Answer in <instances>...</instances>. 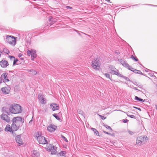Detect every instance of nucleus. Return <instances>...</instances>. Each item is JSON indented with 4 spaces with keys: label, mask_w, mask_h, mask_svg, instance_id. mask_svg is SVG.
I'll use <instances>...</instances> for the list:
<instances>
[{
    "label": "nucleus",
    "mask_w": 157,
    "mask_h": 157,
    "mask_svg": "<svg viewBox=\"0 0 157 157\" xmlns=\"http://www.w3.org/2000/svg\"><path fill=\"white\" fill-rule=\"evenodd\" d=\"M31 36L32 35L31 34H29L27 36H26V37L25 38L26 39H31L32 38H30V36Z\"/></svg>",
    "instance_id": "obj_41"
},
{
    "label": "nucleus",
    "mask_w": 157,
    "mask_h": 157,
    "mask_svg": "<svg viewBox=\"0 0 157 157\" xmlns=\"http://www.w3.org/2000/svg\"><path fill=\"white\" fill-rule=\"evenodd\" d=\"M128 132L129 133L130 135H133L134 133L133 132H132L130 130H128Z\"/></svg>",
    "instance_id": "obj_49"
},
{
    "label": "nucleus",
    "mask_w": 157,
    "mask_h": 157,
    "mask_svg": "<svg viewBox=\"0 0 157 157\" xmlns=\"http://www.w3.org/2000/svg\"><path fill=\"white\" fill-rule=\"evenodd\" d=\"M8 57L10 58L11 60H13V59H14L15 58V57L13 56H11L9 55Z\"/></svg>",
    "instance_id": "obj_46"
},
{
    "label": "nucleus",
    "mask_w": 157,
    "mask_h": 157,
    "mask_svg": "<svg viewBox=\"0 0 157 157\" xmlns=\"http://www.w3.org/2000/svg\"><path fill=\"white\" fill-rule=\"evenodd\" d=\"M50 106L53 111L58 110L59 109V106L56 103H52L50 105Z\"/></svg>",
    "instance_id": "obj_14"
},
{
    "label": "nucleus",
    "mask_w": 157,
    "mask_h": 157,
    "mask_svg": "<svg viewBox=\"0 0 157 157\" xmlns=\"http://www.w3.org/2000/svg\"><path fill=\"white\" fill-rule=\"evenodd\" d=\"M127 68L128 70H130L131 71H132L133 72H134L135 71V69H136L132 68V67L130 66L129 65V67H128Z\"/></svg>",
    "instance_id": "obj_35"
},
{
    "label": "nucleus",
    "mask_w": 157,
    "mask_h": 157,
    "mask_svg": "<svg viewBox=\"0 0 157 157\" xmlns=\"http://www.w3.org/2000/svg\"><path fill=\"white\" fill-rule=\"evenodd\" d=\"M38 98L40 102L42 104L46 103V100L44 98V96L41 94H39L38 96Z\"/></svg>",
    "instance_id": "obj_12"
},
{
    "label": "nucleus",
    "mask_w": 157,
    "mask_h": 157,
    "mask_svg": "<svg viewBox=\"0 0 157 157\" xmlns=\"http://www.w3.org/2000/svg\"><path fill=\"white\" fill-rule=\"evenodd\" d=\"M133 107L134 108L136 109L139 110L141 111V109L140 108H138L136 107L133 106Z\"/></svg>",
    "instance_id": "obj_51"
},
{
    "label": "nucleus",
    "mask_w": 157,
    "mask_h": 157,
    "mask_svg": "<svg viewBox=\"0 0 157 157\" xmlns=\"http://www.w3.org/2000/svg\"><path fill=\"white\" fill-rule=\"evenodd\" d=\"M54 146L52 144H49L47 146V149L48 151H50Z\"/></svg>",
    "instance_id": "obj_20"
},
{
    "label": "nucleus",
    "mask_w": 157,
    "mask_h": 157,
    "mask_svg": "<svg viewBox=\"0 0 157 157\" xmlns=\"http://www.w3.org/2000/svg\"><path fill=\"white\" fill-rule=\"evenodd\" d=\"M128 120L127 119L123 120V121L124 123H127L128 121Z\"/></svg>",
    "instance_id": "obj_50"
},
{
    "label": "nucleus",
    "mask_w": 157,
    "mask_h": 157,
    "mask_svg": "<svg viewBox=\"0 0 157 157\" xmlns=\"http://www.w3.org/2000/svg\"><path fill=\"white\" fill-rule=\"evenodd\" d=\"M33 50V49H31V50H29L27 51V55L28 56H30L31 55Z\"/></svg>",
    "instance_id": "obj_34"
},
{
    "label": "nucleus",
    "mask_w": 157,
    "mask_h": 157,
    "mask_svg": "<svg viewBox=\"0 0 157 157\" xmlns=\"http://www.w3.org/2000/svg\"><path fill=\"white\" fill-rule=\"evenodd\" d=\"M131 58L136 61H138V59L136 57H134L133 55L131 56Z\"/></svg>",
    "instance_id": "obj_38"
},
{
    "label": "nucleus",
    "mask_w": 157,
    "mask_h": 157,
    "mask_svg": "<svg viewBox=\"0 0 157 157\" xmlns=\"http://www.w3.org/2000/svg\"><path fill=\"white\" fill-rule=\"evenodd\" d=\"M115 52L117 55H119L120 54V52L118 50H116L115 51Z\"/></svg>",
    "instance_id": "obj_48"
},
{
    "label": "nucleus",
    "mask_w": 157,
    "mask_h": 157,
    "mask_svg": "<svg viewBox=\"0 0 157 157\" xmlns=\"http://www.w3.org/2000/svg\"><path fill=\"white\" fill-rule=\"evenodd\" d=\"M37 139L40 144H47L48 142L45 137L41 135L37 137Z\"/></svg>",
    "instance_id": "obj_5"
},
{
    "label": "nucleus",
    "mask_w": 157,
    "mask_h": 157,
    "mask_svg": "<svg viewBox=\"0 0 157 157\" xmlns=\"http://www.w3.org/2000/svg\"><path fill=\"white\" fill-rule=\"evenodd\" d=\"M10 77V74L6 72L2 74L0 78H1L2 80L3 79H4L3 81V82H6L10 81L9 78Z\"/></svg>",
    "instance_id": "obj_4"
},
{
    "label": "nucleus",
    "mask_w": 157,
    "mask_h": 157,
    "mask_svg": "<svg viewBox=\"0 0 157 157\" xmlns=\"http://www.w3.org/2000/svg\"><path fill=\"white\" fill-rule=\"evenodd\" d=\"M1 91L3 94H8L10 92V88L8 87H5L1 88Z\"/></svg>",
    "instance_id": "obj_10"
},
{
    "label": "nucleus",
    "mask_w": 157,
    "mask_h": 157,
    "mask_svg": "<svg viewBox=\"0 0 157 157\" xmlns=\"http://www.w3.org/2000/svg\"><path fill=\"white\" fill-rule=\"evenodd\" d=\"M32 121V120H31V121H30L29 122V123L30 124V123H31V122Z\"/></svg>",
    "instance_id": "obj_58"
},
{
    "label": "nucleus",
    "mask_w": 157,
    "mask_h": 157,
    "mask_svg": "<svg viewBox=\"0 0 157 157\" xmlns=\"http://www.w3.org/2000/svg\"><path fill=\"white\" fill-rule=\"evenodd\" d=\"M2 129L1 128H0V131H2Z\"/></svg>",
    "instance_id": "obj_61"
},
{
    "label": "nucleus",
    "mask_w": 157,
    "mask_h": 157,
    "mask_svg": "<svg viewBox=\"0 0 157 157\" xmlns=\"http://www.w3.org/2000/svg\"><path fill=\"white\" fill-rule=\"evenodd\" d=\"M9 64L8 61L3 59L0 62V65L3 68H6L8 66Z\"/></svg>",
    "instance_id": "obj_8"
},
{
    "label": "nucleus",
    "mask_w": 157,
    "mask_h": 157,
    "mask_svg": "<svg viewBox=\"0 0 157 157\" xmlns=\"http://www.w3.org/2000/svg\"><path fill=\"white\" fill-rule=\"evenodd\" d=\"M22 56V54H19V57H21Z\"/></svg>",
    "instance_id": "obj_56"
},
{
    "label": "nucleus",
    "mask_w": 157,
    "mask_h": 157,
    "mask_svg": "<svg viewBox=\"0 0 157 157\" xmlns=\"http://www.w3.org/2000/svg\"><path fill=\"white\" fill-rule=\"evenodd\" d=\"M156 109L157 110V105L156 106Z\"/></svg>",
    "instance_id": "obj_62"
},
{
    "label": "nucleus",
    "mask_w": 157,
    "mask_h": 157,
    "mask_svg": "<svg viewBox=\"0 0 157 157\" xmlns=\"http://www.w3.org/2000/svg\"><path fill=\"white\" fill-rule=\"evenodd\" d=\"M2 53V52H1V53H0V57H1V54Z\"/></svg>",
    "instance_id": "obj_59"
},
{
    "label": "nucleus",
    "mask_w": 157,
    "mask_h": 157,
    "mask_svg": "<svg viewBox=\"0 0 157 157\" xmlns=\"http://www.w3.org/2000/svg\"><path fill=\"white\" fill-rule=\"evenodd\" d=\"M135 100L139 101H143V102H144L145 101V100H143L142 99L136 96L135 97Z\"/></svg>",
    "instance_id": "obj_27"
},
{
    "label": "nucleus",
    "mask_w": 157,
    "mask_h": 157,
    "mask_svg": "<svg viewBox=\"0 0 157 157\" xmlns=\"http://www.w3.org/2000/svg\"><path fill=\"white\" fill-rule=\"evenodd\" d=\"M116 75H117L118 76H119V77H122V76H123L117 71L116 73Z\"/></svg>",
    "instance_id": "obj_45"
},
{
    "label": "nucleus",
    "mask_w": 157,
    "mask_h": 157,
    "mask_svg": "<svg viewBox=\"0 0 157 157\" xmlns=\"http://www.w3.org/2000/svg\"><path fill=\"white\" fill-rule=\"evenodd\" d=\"M2 111L8 115H9L10 114L11 112L10 110V108H9L6 107H4L2 108Z\"/></svg>",
    "instance_id": "obj_17"
},
{
    "label": "nucleus",
    "mask_w": 157,
    "mask_h": 157,
    "mask_svg": "<svg viewBox=\"0 0 157 157\" xmlns=\"http://www.w3.org/2000/svg\"><path fill=\"white\" fill-rule=\"evenodd\" d=\"M0 118L2 120L7 122H9L10 121V118L7 115L2 114L0 115Z\"/></svg>",
    "instance_id": "obj_7"
},
{
    "label": "nucleus",
    "mask_w": 157,
    "mask_h": 157,
    "mask_svg": "<svg viewBox=\"0 0 157 157\" xmlns=\"http://www.w3.org/2000/svg\"><path fill=\"white\" fill-rule=\"evenodd\" d=\"M2 82V80L1 78H0V84Z\"/></svg>",
    "instance_id": "obj_55"
},
{
    "label": "nucleus",
    "mask_w": 157,
    "mask_h": 157,
    "mask_svg": "<svg viewBox=\"0 0 157 157\" xmlns=\"http://www.w3.org/2000/svg\"><path fill=\"white\" fill-rule=\"evenodd\" d=\"M107 134L108 135H111V134L110 133H109V132H108Z\"/></svg>",
    "instance_id": "obj_57"
},
{
    "label": "nucleus",
    "mask_w": 157,
    "mask_h": 157,
    "mask_svg": "<svg viewBox=\"0 0 157 157\" xmlns=\"http://www.w3.org/2000/svg\"><path fill=\"white\" fill-rule=\"evenodd\" d=\"M104 75L106 77L109 78L110 80H111V79L110 77V75H109V73H105V74Z\"/></svg>",
    "instance_id": "obj_39"
},
{
    "label": "nucleus",
    "mask_w": 157,
    "mask_h": 157,
    "mask_svg": "<svg viewBox=\"0 0 157 157\" xmlns=\"http://www.w3.org/2000/svg\"><path fill=\"white\" fill-rule=\"evenodd\" d=\"M66 8L68 9H72V7L70 6H67Z\"/></svg>",
    "instance_id": "obj_53"
},
{
    "label": "nucleus",
    "mask_w": 157,
    "mask_h": 157,
    "mask_svg": "<svg viewBox=\"0 0 157 157\" xmlns=\"http://www.w3.org/2000/svg\"><path fill=\"white\" fill-rule=\"evenodd\" d=\"M1 52H2V51L0 50V53H1Z\"/></svg>",
    "instance_id": "obj_64"
},
{
    "label": "nucleus",
    "mask_w": 157,
    "mask_h": 157,
    "mask_svg": "<svg viewBox=\"0 0 157 157\" xmlns=\"http://www.w3.org/2000/svg\"><path fill=\"white\" fill-rule=\"evenodd\" d=\"M103 132L105 133V134H107L108 133V132H106V131H103Z\"/></svg>",
    "instance_id": "obj_54"
},
{
    "label": "nucleus",
    "mask_w": 157,
    "mask_h": 157,
    "mask_svg": "<svg viewBox=\"0 0 157 157\" xmlns=\"http://www.w3.org/2000/svg\"><path fill=\"white\" fill-rule=\"evenodd\" d=\"M81 33L82 34V35H81L80 33H78V34H79V35L80 36H86V38H88L87 37L88 36H89L88 35H87V34H86L83 33H82V32H81Z\"/></svg>",
    "instance_id": "obj_29"
},
{
    "label": "nucleus",
    "mask_w": 157,
    "mask_h": 157,
    "mask_svg": "<svg viewBox=\"0 0 157 157\" xmlns=\"http://www.w3.org/2000/svg\"><path fill=\"white\" fill-rule=\"evenodd\" d=\"M133 89H134V90H137L138 91H140V90H138L137 88L136 87H133Z\"/></svg>",
    "instance_id": "obj_52"
},
{
    "label": "nucleus",
    "mask_w": 157,
    "mask_h": 157,
    "mask_svg": "<svg viewBox=\"0 0 157 157\" xmlns=\"http://www.w3.org/2000/svg\"><path fill=\"white\" fill-rule=\"evenodd\" d=\"M28 71L29 72H32V75H35L36 74L37 72L33 69L28 70Z\"/></svg>",
    "instance_id": "obj_26"
},
{
    "label": "nucleus",
    "mask_w": 157,
    "mask_h": 157,
    "mask_svg": "<svg viewBox=\"0 0 157 157\" xmlns=\"http://www.w3.org/2000/svg\"><path fill=\"white\" fill-rule=\"evenodd\" d=\"M51 154L52 155L55 154L57 151H56V147H55L54 146H53L52 148V149L51 151Z\"/></svg>",
    "instance_id": "obj_21"
},
{
    "label": "nucleus",
    "mask_w": 157,
    "mask_h": 157,
    "mask_svg": "<svg viewBox=\"0 0 157 157\" xmlns=\"http://www.w3.org/2000/svg\"><path fill=\"white\" fill-rule=\"evenodd\" d=\"M122 78H124L125 80H127L128 81H129V82L130 81V80L128 78L124 76H122Z\"/></svg>",
    "instance_id": "obj_42"
},
{
    "label": "nucleus",
    "mask_w": 157,
    "mask_h": 157,
    "mask_svg": "<svg viewBox=\"0 0 157 157\" xmlns=\"http://www.w3.org/2000/svg\"><path fill=\"white\" fill-rule=\"evenodd\" d=\"M16 40H7V41L10 44L13 46H14L16 44Z\"/></svg>",
    "instance_id": "obj_19"
},
{
    "label": "nucleus",
    "mask_w": 157,
    "mask_h": 157,
    "mask_svg": "<svg viewBox=\"0 0 157 157\" xmlns=\"http://www.w3.org/2000/svg\"><path fill=\"white\" fill-rule=\"evenodd\" d=\"M11 127L13 132L14 131H17L19 128V127L16 125V124L14 123V122L12 123L11 124Z\"/></svg>",
    "instance_id": "obj_16"
},
{
    "label": "nucleus",
    "mask_w": 157,
    "mask_h": 157,
    "mask_svg": "<svg viewBox=\"0 0 157 157\" xmlns=\"http://www.w3.org/2000/svg\"><path fill=\"white\" fill-rule=\"evenodd\" d=\"M73 29L75 31L77 32H78V31L77 30H75V29Z\"/></svg>",
    "instance_id": "obj_60"
},
{
    "label": "nucleus",
    "mask_w": 157,
    "mask_h": 157,
    "mask_svg": "<svg viewBox=\"0 0 157 157\" xmlns=\"http://www.w3.org/2000/svg\"><path fill=\"white\" fill-rule=\"evenodd\" d=\"M140 139V136L139 137H138L137 138L136 142V143L137 144H138L139 145H141L143 144L142 142H141V141Z\"/></svg>",
    "instance_id": "obj_22"
},
{
    "label": "nucleus",
    "mask_w": 157,
    "mask_h": 157,
    "mask_svg": "<svg viewBox=\"0 0 157 157\" xmlns=\"http://www.w3.org/2000/svg\"><path fill=\"white\" fill-rule=\"evenodd\" d=\"M117 72V71L113 70H111L109 73L112 74L113 75H116V74Z\"/></svg>",
    "instance_id": "obj_40"
},
{
    "label": "nucleus",
    "mask_w": 157,
    "mask_h": 157,
    "mask_svg": "<svg viewBox=\"0 0 157 157\" xmlns=\"http://www.w3.org/2000/svg\"><path fill=\"white\" fill-rule=\"evenodd\" d=\"M103 126H104L107 129H108L111 130V131H112V129L110 126L106 125L104 124L103 125Z\"/></svg>",
    "instance_id": "obj_37"
},
{
    "label": "nucleus",
    "mask_w": 157,
    "mask_h": 157,
    "mask_svg": "<svg viewBox=\"0 0 157 157\" xmlns=\"http://www.w3.org/2000/svg\"><path fill=\"white\" fill-rule=\"evenodd\" d=\"M24 118L21 117H14L12 121V122L15 123L19 128L20 126H21L24 122Z\"/></svg>",
    "instance_id": "obj_2"
},
{
    "label": "nucleus",
    "mask_w": 157,
    "mask_h": 157,
    "mask_svg": "<svg viewBox=\"0 0 157 157\" xmlns=\"http://www.w3.org/2000/svg\"><path fill=\"white\" fill-rule=\"evenodd\" d=\"M52 17H49V23L50 22V23H49L50 24V26L52 24H53L54 23V22L56 21V20H54L53 21H51V19H52Z\"/></svg>",
    "instance_id": "obj_30"
},
{
    "label": "nucleus",
    "mask_w": 157,
    "mask_h": 157,
    "mask_svg": "<svg viewBox=\"0 0 157 157\" xmlns=\"http://www.w3.org/2000/svg\"><path fill=\"white\" fill-rule=\"evenodd\" d=\"M32 155L33 157H39V154L38 152L35 151L33 152Z\"/></svg>",
    "instance_id": "obj_23"
},
{
    "label": "nucleus",
    "mask_w": 157,
    "mask_h": 157,
    "mask_svg": "<svg viewBox=\"0 0 157 157\" xmlns=\"http://www.w3.org/2000/svg\"><path fill=\"white\" fill-rule=\"evenodd\" d=\"M100 117H101L103 120H105V119L106 118V117H105L104 116H103L102 115H98Z\"/></svg>",
    "instance_id": "obj_47"
},
{
    "label": "nucleus",
    "mask_w": 157,
    "mask_h": 157,
    "mask_svg": "<svg viewBox=\"0 0 157 157\" xmlns=\"http://www.w3.org/2000/svg\"><path fill=\"white\" fill-rule=\"evenodd\" d=\"M10 110L11 113L14 114L21 113L22 111L21 106L16 104H12L10 106Z\"/></svg>",
    "instance_id": "obj_1"
},
{
    "label": "nucleus",
    "mask_w": 157,
    "mask_h": 157,
    "mask_svg": "<svg viewBox=\"0 0 157 157\" xmlns=\"http://www.w3.org/2000/svg\"><path fill=\"white\" fill-rule=\"evenodd\" d=\"M66 153V152L65 151H61L60 153V155L61 156H64Z\"/></svg>",
    "instance_id": "obj_36"
},
{
    "label": "nucleus",
    "mask_w": 157,
    "mask_h": 157,
    "mask_svg": "<svg viewBox=\"0 0 157 157\" xmlns=\"http://www.w3.org/2000/svg\"><path fill=\"white\" fill-rule=\"evenodd\" d=\"M3 52L5 53L8 54L10 53L9 51L6 48H4L3 51Z\"/></svg>",
    "instance_id": "obj_33"
},
{
    "label": "nucleus",
    "mask_w": 157,
    "mask_h": 157,
    "mask_svg": "<svg viewBox=\"0 0 157 157\" xmlns=\"http://www.w3.org/2000/svg\"><path fill=\"white\" fill-rule=\"evenodd\" d=\"M57 128L56 126L52 124H50L47 127V130L50 132H53L55 131Z\"/></svg>",
    "instance_id": "obj_9"
},
{
    "label": "nucleus",
    "mask_w": 157,
    "mask_h": 157,
    "mask_svg": "<svg viewBox=\"0 0 157 157\" xmlns=\"http://www.w3.org/2000/svg\"><path fill=\"white\" fill-rule=\"evenodd\" d=\"M15 140L16 142L18 144V146H21L24 144L22 139L21 138V135H18L16 136Z\"/></svg>",
    "instance_id": "obj_6"
},
{
    "label": "nucleus",
    "mask_w": 157,
    "mask_h": 157,
    "mask_svg": "<svg viewBox=\"0 0 157 157\" xmlns=\"http://www.w3.org/2000/svg\"><path fill=\"white\" fill-rule=\"evenodd\" d=\"M62 138L63 139V140L66 142H68V140L64 136L61 135Z\"/></svg>",
    "instance_id": "obj_43"
},
{
    "label": "nucleus",
    "mask_w": 157,
    "mask_h": 157,
    "mask_svg": "<svg viewBox=\"0 0 157 157\" xmlns=\"http://www.w3.org/2000/svg\"><path fill=\"white\" fill-rule=\"evenodd\" d=\"M127 114L128 117H129L132 118H135V117H135L133 115H128L127 113Z\"/></svg>",
    "instance_id": "obj_44"
},
{
    "label": "nucleus",
    "mask_w": 157,
    "mask_h": 157,
    "mask_svg": "<svg viewBox=\"0 0 157 157\" xmlns=\"http://www.w3.org/2000/svg\"><path fill=\"white\" fill-rule=\"evenodd\" d=\"M6 39H9L10 38H11L12 39H16L18 38L17 37H14L13 36H9V35H7L5 36Z\"/></svg>",
    "instance_id": "obj_25"
},
{
    "label": "nucleus",
    "mask_w": 157,
    "mask_h": 157,
    "mask_svg": "<svg viewBox=\"0 0 157 157\" xmlns=\"http://www.w3.org/2000/svg\"><path fill=\"white\" fill-rule=\"evenodd\" d=\"M91 129L92 130L95 134L97 136H99V132L95 128H91Z\"/></svg>",
    "instance_id": "obj_24"
},
{
    "label": "nucleus",
    "mask_w": 157,
    "mask_h": 157,
    "mask_svg": "<svg viewBox=\"0 0 157 157\" xmlns=\"http://www.w3.org/2000/svg\"><path fill=\"white\" fill-rule=\"evenodd\" d=\"M18 61V59H16L15 58L13 59V66H15L16 65V63Z\"/></svg>",
    "instance_id": "obj_32"
},
{
    "label": "nucleus",
    "mask_w": 157,
    "mask_h": 157,
    "mask_svg": "<svg viewBox=\"0 0 157 157\" xmlns=\"http://www.w3.org/2000/svg\"><path fill=\"white\" fill-rule=\"evenodd\" d=\"M134 72L135 73L144 75V74L140 70L135 69Z\"/></svg>",
    "instance_id": "obj_28"
},
{
    "label": "nucleus",
    "mask_w": 157,
    "mask_h": 157,
    "mask_svg": "<svg viewBox=\"0 0 157 157\" xmlns=\"http://www.w3.org/2000/svg\"><path fill=\"white\" fill-rule=\"evenodd\" d=\"M119 61L124 67L127 68L129 67V64L126 61L123 60L122 59H118Z\"/></svg>",
    "instance_id": "obj_11"
},
{
    "label": "nucleus",
    "mask_w": 157,
    "mask_h": 157,
    "mask_svg": "<svg viewBox=\"0 0 157 157\" xmlns=\"http://www.w3.org/2000/svg\"><path fill=\"white\" fill-rule=\"evenodd\" d=\"M31 59L32 60H34V59L36 57L37 55L36 50H33L31 54Z\"/></svg>",
    "instance_id": "obj_18"
},
{
    "label": "nucleus",
    "mask_w": 157,
    "mask_h": 157,
    "mask_svg": "<svg viewBox=\"0 0 157 157\" xmlns=\"http://www.w3.org/2000/svg\"><path fill=\"white\" fill-rule=\"evenodd\" d=\"M151 76H153V77L154 76H153V75H151Z\"/></svg>",
    "instance_id": "obj_63"
},
{
    "label": "nucleus",
    "mask_w": 157,
    "mask_h": 157,
    "mask_svg": "<svg viewBox=\"0 0 157 157\" xmlns=\"http://www.w3.org/2000/svg\"><path fill=\"white\" fill-rule=\"evenodd\" d=\"M5 131H7L11 132L13 134L14 136L16 135V134L13 133V132L12 130V127H10V126L9 124H7L6 125V128L5 129Z\"/></svg>",
    "instance_id": "obj_13"
},
{
    "label": "nucleus",
    "mask_w": 157,
    "mask_h": 157,
    "mask_svg": "<svg viewBox=\"0 0 157 157\" xmlns=\"http://www.w3.org/2000/svg\"><path fill=\"white\" fill-rule=\"evenodd\" d=\"M52 115L57 120H60V118L57 115V114L54 113L52 114Z\"/></svg>",
    "instance_id": "obj_31"
},
{
    "label": "nucleus",
    "mask_w": 157,
    "mask_h": 157,
    "mask_svg": "<svg viewBox=\"0 0 157 157\" xmlns=\"http://www.w3.org/2000/svg\"><path fill=\"white\" fill-rule=\"evenodd\" d=\"M101 65V63L98 59L97 58H94L92 62V66L93 68L95 69H98Z\"/></svg>",
    "instance_id": "obj_3"
},
{
    "label": "nucleus",
    "mask_w": 157,
    "mask_h": 157,
    "mask_svg": "<svg viewBox=\"0 0 157 157\" xmlns=\"http://www.w3.org/2000/svg\"><path fill=\"white\" fill-rule=\"evenodd\" d=\"M141 141L142 142L143 144H144L146 142H147L148 140L147 136H140Z\"/></svg>",
    "instance_id": "obj_15"
}]
</instances>
